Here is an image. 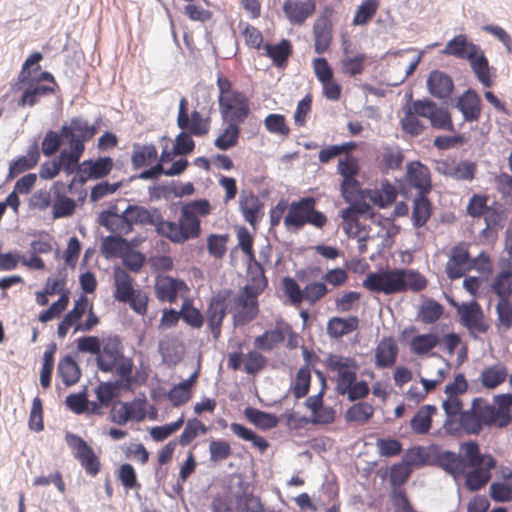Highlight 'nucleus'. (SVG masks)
Returning <instances> with one entry per match:
<instances>
[{"label": "nucleus", "instance_id": "nucleus-36", "mask_svg": "<svg viewBox=\"0 0 512 512\" xmlns=\"http://www.w3.org/2000/svg\"><path fill=\"white\" fill-rule=\"evenodd\" d=\"M126 243L127 239L119 233L118 235L103 236L100 243V253L107 260L120 258L125 252Z\"/></svg>", "mask_w": 512, "mask_h": 512}, {"label": "nucleus", "instance_id": "nucleus-10", "mask_svg": "<svg viewBox=\"0 0 512 512\" xmlns=\"http://www.w3.org/2000/svg\"><path fill=\"white\" fill-rule=\"evenodd\" d=\"M402 179L417 193L429 194L432 190V180L429 168L419 160L409 161L406 164V173Z\"/></svg>", "mask_w": 512, "mask_h": 512}, {"label": "nucleus", "instance_id": "nucleus-35", "mask_svg": "<svg viewBox=\"0 0 512 512\" xmlns=\"http://www.w3.org/2000/svg\"><path fill=\"white\" fill-rule=\"evenodd\" d=\"M507 377V367L502 363H497L484 368L479 379L484 388L493 390L505 382Z\"/></svg>", "mask_w": 512, "mask_h": 512}, {"label": "nucleus", "instance_id": "nucleus-7", "mask_svg": "<svg viewBox=\"0 0 512 512\" xmlns=\"http://www.w3.org/2000/svg\"><path fill=\"white\" fill-rule=\"evenodd\" d=\"M450 102L452 107L456 108L462 114L464 122L479 121L483 102L476 90L468 88Z\"/></svg>", "mask_w": 512, "mask_h": 512}, {"label": "nucleus", "instance_id": "nucleus-51", "mask_svg": "<svg viewBox=\"0 0 512 512\" xmlns=\"http://www.w3.org/2000/svg\"><path fill=\"white\" fill-rule=\"evenodd\" d=\"M181 319L193 329H200L204 323L201 311L193 305L190 299H185L181 305Z\"/></svg>", "mask_w": 512, "mask_h": 512}, {"label": "nucleus", "instance_id": "nucleus-29", "mask_svg": "<svg viewBox=\"0 0 512 512\" xmlns=\"http://www.w3.org/2000/svg\"><path fill=\"white\" fill-rule=\"evenodd\" d=\"M405 270L406 268H382V278L384 285L382 293L385 295H393L406 291L405 286Z\"/></svg>", "mask_w": 512, "mask_h": 512}, {"label": "nucleus", "instance_id": "nucleus-27", "mask_svg": "<svg viewBox=\"0 0 512 512\" xmlns=\"http://www.w3.org/2000/svg\"><path fill=\"white\" fill-rule=\"evenodd\" d=\"M114 286L113 297L116 301L126 303L129 297L136 291L133 288V278L123 268L115 265L113 268Z\"/></svg>", "mask_w": 512, "mask_h": 512}, {"label": "nucleus", "instance_id": "nucleus-20", "mask_svg": "<svg viewBox=\"0 0 512 512\" xmlns=\"http://www.w3.org/2000/svg\"><path fill=\"white\" fill-rule=\"evenodd\" d=\"M263 49V55L270 58L272 65L279 70L287 67L289 58L293 55L292 42L287 38H282L275 44L266 42L263 44Z\"/></svg>", "mask_w": 512, "mask_h": 512}, {"label": "nucleus", "instance_id": "nucleus-39", "mask_svg": "<svg viewBox=\"0 0 512 512\" xmlns=\"http://www.w3.org/2000/svg\"><path fill=\"white\" fill-rule=\"evenodd\" d=\"M82 165L88 168V177L91 180H99L111 173L114 168V161L110 156H99L96 159L84 160Z\"/></svg>", "mask_w": 512, "mask_h": 512}, {"label": "nucleus", "instance_id": "nucleus-5", "mask_svg": "<svg viewBox=\"0 0 512 512\" xmlns=\"http://www.w3.org/2000/svg\"><path fill=\"white\" fill-rule=\"evenodd\" d=\"M442 452L443 449L436 443H432L428 447L417 445L407 449L402 457V461L406 466L415 465L417 467H423L428 465L442 469L441 463L443 460H437L441 458L440 454Z\"/></svg>", "mask_w": 512, "mask_h": 512}, {"label": "nucleus", "instance_id": "nucleus-26", "mask_svg": "<svg viewBox=\"0 0 512 512\" xmlns=\"http://www.w3.org/2000/svg\"><path fill=\"white\" fill-rule=\"evenodd\" d=\"M433 214V204L427 194L416 193L413 198L411 221L414 228L423 227Z\"/></svg>", "mask_w": 512, "mask_h": 512}, {"label": "nucleus", "instance_id": "nucleus-8", "mask_svg": "<svg viewBox=\"0 0 512 512\" xmlns=\"http://www.w3.org/2000/svg\"><path fill=\"white\" fill-rule=\"evenodd\" d=\"M426 86L429 94L446 104L452 100V93L455 89L453 78L444 71L434 69L427 77Z\"/></svg>", "mask_w": 512, "mask_h": 512}, {"label": "nucleus", "instance_id": "nucleus-42", "mask_svg": "<svg viewBox=\"0 0 512 512\" xmlns=\"http://www.w3.org/2000/svg\"><path fill=\"white\" fill-rule=\"evenodd\" d=\"M70 301L69 289H64L59 298L50 304V306L42 310L38 315V320L41 323H47L53 319L59 318L61 314L67 309Z\"/></svg>", "mask_w": 512, "mask_h": 512}, {"label": "nucleus", "instance_id": "nucleus-21", "mask_svg": "<svg viewBox=\"0 0 512 512\" xmlns=\"http://www.w3.org/2000/svg\"><path fill=\"white\" fill-rule=\"evenodd\" d=\"M399 348L392 336L383 337L375 349V366L378 369L392 367L398 357Z\"/></svg>", "mask_w": 512, "mask_h": 512}, {"label": "nucleus", "instance_id": "nucleus-62", "mask_svg": "<svg viewBox=\"0 0 512 512\" xmlns=\"http://www.w3.org/2000/svg\"><path fill=\"white\" fill-rule=\"evenodd\" d=\"M211 118L208 116L203 118L200 112L193 110L189 116V123L186 130L196 137L205 136L210 129Z\"/></svg>", "mask_w": 512, "mask_h": 512}, {"label": "nucleus", "instance_id": "nucleus-63", "mask_svg": "<svg viewBox=\"0 0 512 512\" xmlns=\"http://www.w3.org/2000/svg\"><path fill=\"white\" fill-rule=\"evenodd\" d=\"M185 419L182 414L176 421L166 423L160 426H154L150 429V436L155 442H162L178 431L184 424Z\"/></svg>", "mask_w": 512, "mask_h": 512}, {"label": "nucleus", "instance_id": "nucleus-13", "mask_svg": "<svg viewBox=\"0 0 512 512\" xmlns=\"http://www.w3.org/2000/svg\"><path fill=\"white\" fill-rule=\"evenodd\" d=\"M154 290L160 302L174 303L177 300L178 293L186 292L189 288L183 279L174 278L170 275H157Z\"/></svg>", "mask_w": 512, "mask_h": 512}, {"label": "nucleus", "instance_id": "nucleus-46", "mask_svg": "<svg viewBox=\"0 0 512 512\" xmlns=\"http://www.w3.org/2000/svg\"><path fill=\"white\" fill-rule=\"evenodd\" d=\"M333 26L321 25L319 23L313 24V35H314V51L321 55L325 53L333 40Z\"/></svg>", "mask_w": 512, "mask_h": 512}, {"label": "nucleus", "instance_id": "nucleus-24", "mask_svg": "<svg viewBox=\"0 0 512 512\" xmlns=\"http://www.w3.org/2000/svg\"><path fill=\"white\" fill-rule=\"evenodd\" d=\"M180 230L174 235L173 243L183 244L190 239H196L201 234V221L199 217L188 213L183 216V210L180 211V217L178 219Z\"/></svg>", "mask_w": 512, "mask_h": 512}, {"label": "nucleus", "instance_id": "nucleus-33", "mask_svg": "<svg viewBox=\"0 0 512 512\" xmlns=\"http://www.w3.org/2000/svg\"><path fill=\"white\" fill-rule=\"evenodd\" d=\"M235 96L240 99L229 104L226 114L221 117L223 121L232 120L243 124L251 113L249 98L244 93H236Z\"/></svg>", "mask_w": 512, "mask_h": 512}, {"label": "nucleus", "instance_id": "nucleus-11", "mask_svg": "<svg viewBox=\"0 0 512 512\" xmlns=\"http://www.w3.org/2000/svg\"><path fill=\"white\" fill-rule=\"evenodd\" d=\"M471 254L468 250L467 243L460 242L454 245L449 254V260L445 267V273L450 280L462 278L469 267Z\"/></svg>", "mask_w": 512, "mask_h": 512}, {"label": "nucleus", "instance_id": "nucleus-6", "mask_svg": "<svg viewBox=\"0 0 512 512\" xmlns=\"http://www.w3.org/2000/svg\"><path fill=\"white\" fill-rule=\"evenodd\" d=\"M497 466V459L494 456H487L486 461L478 466H468L465 470L464 486L469 492L481 490L492 478V470Z\"/></svg>", "mask_w": 512, "mask_h": 512}, {"label": "nucleus", "instance_id": "nucleus-17", "mask_svg": "<svg viewBox=\"0 0 512 512\" xmlns=\"http://www.w3.org/2000/svg\"><path fill=\"white\" fill-rule=\"evenodd\" d=\"M239 209L245 219L254 229L264 216V203L252 190H242L239 197Z\"/></svg>", "mask_w": 512, "mask_h": 512}, {"label": "nucleus", "instance_id": "nucleus-60", "mask_svg": "<svg viewBox=\"0 0 512 512\" xmlns=\"http://www.w3.org/2000/svg\"><path fill=\"white\" fill-rule=\"evenodd\" d=\"M117 478L126 490H139L141 488L136 470L130 463H123L119 466L117 470Z\"/></svg>", "mask_w": 512, "mask_h": 512}, {"label": "nucleus", "instance_id": "nucleus-64", "mask_svg": "<svg viewBox=\"0 0 512 512\" xmlns=\"http://www.w3.org/2000/svg\"><path fill=\"white\" fill-rule=\"evenodd\" d=\"M120 258L125 269L132 273H139L146 261L145 254L139 250H125Z\"/></svg>", "mask_w": 512, "mask_h": 512}, {"label": "nucleus", "instance_id": "nucleus-34", "mask_svg": "<svg viewBox=\"0 0 512 512\" xmlns=\"http://www.w3.org/2000/svg\"><path fill=\"white\" fill-rule=\"evenodd\" d=\"M77 208V201L65 195L61 190L53 191V220L71 217Z\"/></svg>", "mask_w": 512, "mask_h": 512}, {"label": "nucleus", "instance_id": "nucleus-9", "mask_svg": "<svg viewBox=\"0 0 512 512\" xmlns=\"http://www.w3.org/2000/svg\"><path fill=\"white\" fill-rule=\"evenodd\" d=\"M468 304L469 308H466L462 313L458 309L459 323L468 329L471 338L477 339L476 332L486 333L489 325L485 322L480 304L474 299L468 301Z\"/></svg>", "mask_w": 512, "mask_h": 512}, {"label": "nucleus", "instance_id": "nucleus-47", "mask_svg": "<svg viewBox=\"0 0 512 512\" xmlns=\"http://www.w3.org/2000/svg\"><path fill=\"white\" fill-rule=\"evenodd\" d=\"M404 158L403 151L399 146L384 147L381 158L382 173H388L389 170H400Z\"/></svg>", "mask_w": 512, "mask_h": 512}, {"label": "nucleus", "instance_id": "nucleus-28", "mask_svg": "<svg viewBox=\"0 0 512 512\" xmlns=\"http://www.w3.org/2000/svg\"><path fill=\"white\" fill-rule=\"evenodd\" d=\"M244 416L251 424L262 431L274 429L279 424V417L276 414L251 406L244 409Z\"/></svg>", "mask_w": 512, "mask_h": 512}, {"label": "nucleus", "instance_id": "nucleus-45", "mask_svg": "<svg viewBox=\"0 0 512 512\" xmlns=\"http://www.w3.org/2000/svg\"><path fill=\"white\" fill-rule=\"evenodd\" d=\"M285 333L278 327L264 331L261 335L255 337L254 346L262 351H271L278 344L284 342Z\"/></svg>", "mask_w": 512, "mask_h": 512}, {"label": "nucleus", "instance_id": "nucleus-52", "mask_svg": "<svg viewBox=\"0 0 512 512\" xmlns=\"http://www.w3.org/2000/svg\"><path fill=\"white\" fill-rule=\"evenodd\" d=\"M499 301L496 305L497 323L496 327H502L505 331L511 328L512 322V302L510 296H497Z\"/></svg>", "mask_w": 512, "mask_h": 512}, {"label": "nucleus", "instance_id": "nucleus-50", "mask_svg": "<svg viewBox=\"0 0 512 512\" xmlns=\"http://www.w3.org/2000/svg\"><path fill=\"white\" fill-rule=\"evenodd\" d=\"M367 59V54L363 52L357 53L351 57H342L340 60L342 73L350 77H355L362 74Z\"/></svg>", "mask_w": 512, "mask_h": 512}, {"label": "nucleus", "instance_id": "nucleus-43", "mask_svg": "<svg viewBox=\"0 0 512 512\" xmlns=\"http://www.w3.org/2000/svg\"><path fill=\"white\" fill-rule=\"evenodd\" d=\"M374 407L365 401L353 403L344 413L347 423H367L373 417Z\"/></svg>", "mask_w": 512, "mask_h": 512}, {"label": "nucleus", "instance_id": "nucleus-48", "mask_svg": "<svg viewBox=\"0 0 512 512\" xmlns=\"http://www.w3.org/2000/svg\"><path fill=\"white\" fill-rule=\"evenodd\" d=\"M379 8V0H363L356 8L352 24L366 26L375 16Z\"/></svg>", "mask_w": 512, "mask_h": 512}, {"label": "nucleus", "instance_id": "nucleus-58", "mask_svg": "<svg viewBox=\"0 0 512 512\" xmlns=\"http://www.w3.org/2000/svg\"><path fill=\"white\" fill-rule=\"evenodd\" d=\"M371 192L370 188H361V184H340V194L346 203H359L367 198V194Z\"/></svg>", "mask_w": 512, "mask_h": 512}, {"label": "nucleus", "instance_id": "nucleus-1", "mask_svg": "<svg viewBox=\"0 0 512 512\" xmlns=\"http://www.w3.org/2000/svg\"><path fill=\"white\" fill-rule=\"evenodd\" d=\"M487 456L493 455L482 453L476 440H467L460 444V451L458 453L443 449V452L440 454V460H443L441 463L442 470L455 481H458L465 474L468 466H478V464L484 463Z\"/></svg>", "mask_w": 512, "mask_h": 512}, {"label": "nucleus", "instance_id": "nucleus-54", "mask_svg": "<svg viewBox=\"0 0 512 512\" xmlns=\"http://www.w3.org/2000/svg\"><path fill=\"white\" fill-rule=\"evenodd\" d=\"M268 359L256 350H250L244 354L243 371L248 375L255 376L267 365Z\"/></svg>", "mask_w": 512, "mask_h": 512}, {"label": "nucleus", "instance_id": "nucleus-3", "mask_svg": "<svg viewBox=\"0 0 512 512\" xmlns=\"http://www.w3.org/2000/svg\"><path fill=\"white\" fill-rule=\"evenodd\" d=\"M65 441L86 474L96 476L101 470V463L94 449L81 436L69 431L65 434Z\"/></svg>", "mask_w": 512, "mask_h": 512}, {"label": "nucleus", "instance_id": "nucleus-59", "mask_svg": "<svg viewBox=\"0 0 512 512\" xmlns=\"http://www.w3.org/2000/svg\"><path fill=\"white\" fill-rule=\"evenodd\" d=\"M264 126L268 132L279 136L287 137L290 133V128L287 124L286 117L283 114H268L264 119Z\"/></svg>", "mask_w": 512, "mask_h": 512}, {"label": "nucleus", "instance_id": "nucleus-2", "mask_svg": "<svg viewBox=\"0 0 512 512\" xmlns=\"http://www.w3.org/2000/svg\"><path fill=\"white\" fill-rule=\"evenodd\" d=\"M263 283L261 286L248 283L234 297L233 303L236 308L233 314L234 327L244 326L257 317L259 313L258 297L268 286V278H264Z\"/></svg>", "mask_w": 512, "mask_h": 512}, {"label": "nucleus", "instance_id": "nucleus-55", "mask_svg": "<svg viewBox=\"0 0 512 512\" xmlns=\"http://www.w3.org/2000/svg\"><path fill=\"white\" fill-rule=\"evenodd\" d=\"M229 234L212 233L207 237V251L210 256L216 259H222L227 251Z\"/></svg>", "mask_w": 512, "mask_h": 512}, {"label": "nucleus", "instance_id": "nucleus-37", "mask_svg": "<svg viewBox=\"0 0 512 512\" xmlns=\"http://www.w3.org/2000/svg\"><path fill=\"white\" fill-rule=\"evenodd\" d=\"M444 306L434 298H425L419 306L417 320L423 324H435L444 313Z\"/></svg>", "mask_w": 512, "mask_h": 512}, {"label": "nucleus", "instance_id": "nucleus-57", "mask_svg": "<svg viewBox=\"0 0 512 512\" xmlns=\"http://www.w3.org/2000/svg\"><path fill=\"white\" fill-rule=\"evenodd\" d=\"M458 423L460 424V436H462L463 433L468 435H479L482 431L481 424L474 413V409H466L462 411Z\"/></svg>", "mask_w": 512, "mask_h": 512}, {"label": "nucleus", "instance_id": "nucleus-49", "mask_svg": "<svg viewBox=\"0 0 512 512\" xmlns=\"http://www.w3.org/2000/svg\"><path fill=\"white\" fill-rule=\"evenodd\" d=\"M427 119H429L434 129L455 132L451 113L448 108L436 104V108H433Z\"/></svg>", "mask_w": 512, "mask_h": 512}, {"label": "nucleus", "instance_id": "nucleus-15", "mask_svg": "<svg viewBox=\"0 0 512 512\" xmlns=\"http://www.w3.org/2000/svg\"><path fill=\"white\" fill-rule=\"evenodd\" d=\"M14 90H22L21 97L17 102L19 107H33L39 102L41 97L56 93L53 87H49V85L28 80L24 82H19L18 80Z\"/></svg>", "mask_w": 512, "mask_h": 512}, {"label": "nucleus", "instance_id": "nucleus-40", "mask_svg": "<svg viewBox=\"0 0 512 512\" xmlns=\"http://www.w3.org/2000/svg\"><path fill=\"white\" fill-rule=\"evenodd\" d=\"M360 171L358 159L353 155H346L338 161L337 173L343 178L340 184H356Z\"/></svg>", "mask_w": 512, "mask_h": 512}, {"label": "nucleus", "instance_id": "nucleus-4", "mask_svg": "<svg viewBox=\"0 0 512 512\" xmlns=\"http://www.w3.org/2000/svg\"><path fill=\"white\" fill-rule=\"evenodd\" d=\"M121 358H124L122 338L118 334H109L101 338V346L95 364L99 371L110 373Z\"/></svg>", "mask_w": 512, "mask_h": 512}, {"label": "nucleus", "instance_id": "nucleus-23", "mask_svg": "<svg viewBox=\"0 0 512 512\" xmlns=\"http://www.w3.org/2000/svg\"><path fill=\"white\" fill-rule=\"evenodd\" d=\"M359 317L349 315L348 317L333 316L326 326V332L331 339L338 340L359 328Z\"/></svg>", "mask_w": 512, "mask_h": 512}, {"label": "nucleus", "instance_id": "nucleus-44", "mask_svg": "<svg viewBox=\"0 0 512 512\" xmlns=\"http://www.w3.org/2000/svg\"><path fill=\"white\" fill-rule=\"evenodd\" d=\"M507 480L494 481L489 487V497L496 503L512 501V470H508Z\"/></svg>", "mask_w": 512, "mask_h": 512}, {"label": "nucleus", "instance_id": "nucleus-38", "mask_svg": "<svg viewBox=\"0 0 512 512\" xmlns=\"http://www.w3.org/2000/svg\"><path fill=\"white\" fill-rule=\"evenodd\" d=\"M216 84L219 90L218 95V105H219V111L221 115L226 114V109L229 107V104L233 103L234 101L238 100L239 98H235L236 93H242L239 90H236L233 88V83L231 80L225 76H223L221 73H218Z\"/></svg>", "mask_w": 512, "mask_h": 512}, {"label": "nucleus", "instance_id": "nucleus-22", "mask_svg": "<svg viewBox=\"0 0 512 512\" xmlns=\"http://www.w3.org/2000/svg\"><path fill=\"white\" fill-rule=\"evenodd\" d=\"M77 353H67L58 362L57 375L61 378L66 387L79 382L82 370L76 361Z\"/></svg>", "mask_w": 512, "mask_h": 512}, {"label": "nucleus", "instance_id": "nucleus-19", "mask_svg": "<svg viewBox=\"0 0 512 512\" xmlns=\"http://www.w3.org/2000/svg\"><path fill=\"white\" fill-rule=\"evenodd\" d=\"M480 45L474 43L467 34H457L447 41L441 54L453 56L454 58L467 60L479 50Z\"/></svg>", "mask_w": 512, "mask_h": 512}, {"label": "nucleus", "instance_id": "nucleus-41", "mask_svg": "<svg viewBox=\"0 0 512 512\" xmlns=\"http://www.w3.org/2000/svg\"><path fill=\"white\" fill-rule=\"evenodd\" d=\"M311 379V368L301 366L296 372L288 392H291L297 400L306 397L310 391Z\"/></svg>", "mask_w": 512, "mask_h": 512}, {"label": "nucleus", "instance_id": "nucleus-31", "mask_svg": "<svg viewBox=\"0 0 512 512\" xmlns=\"http://www.w3.org/2000/svg\"><path fill=\"white\" fill-rule=\"evenodd\" d=\"M437 413V407L432 404H426L420 407L410 420L412 431L418 435L429 433L432 426V417Z\"/></svg>", "mask_w": 512, "mask_h": 512}, {"label": "nucleus", "instance_id": "nucleus-56", "mask_svg": "<svg viewBox=\"0 0 512 512\" xmlns=\"http://www.w3.org/2000/svg\"><path fill=\"white\" fill-rule=\"evenodd\" d=\"M44 56L40 51L32 52L23 62L21 71L18 75L19 82H24L29 79V77L37 74L41 70L40 62L43 60Z\"/></svg>", "mask_w": 512, "mask_h": 512}, {"label": "nucleus", "instance_id": "nucleus-61", "mask_svg": "<svg viewBox=\"0 0 512 512\" xmlns=\"http://www.w3.org/2000/svg\"><path fill=\"white\" fill-rule=\"evenodd\" d=\"M176 204L181 205V210H183V216H186L188 215V213H191L192 215H195L197 217H206L212 211L211 203L206 198H198L186 203H182L181 201H179Z\"/></svg>", "mask_w": 512, "mask_h": 512}, {"label": "nucleus", "instance_id": "nucleus-16", "mask_svg": "<svg viewBox=\"0 0 512 512\" xmlns=\"http://www.w3.org/2000/svg\"><path fill=\"white\" fill-rule=\"evenodd\" d=\"M61 127L67 144L73 145L74 149L79 148L85 151V145L90 141L87 120L82 116H75L65 121Z\"/></svg>", "mask_w": 512, "mask_h": 512}, {"label": "nucleus", "instance_id": "nucleus-18", "mask_svg": "<svg viewBox=\"0 0 512 512\" xmlns=\"http://www.w3.org/2000/svg\"><path fill=\"white\" fill-rule=\"evenodd\" d=\"M283 12L292 25H303L316 11L314 0H285Z\"/></svg>", "mask_w": 512, "mask_h": 512}, {"label": "nucleus", "instance_id": "nucleus-30", "mask_svg": "<svg viewBox=\"0 0 512 512\" xmlns=\"http://www.w3.org/2000/svg\"><path fill=\"white\" fill-rule=\"evenodd\" d=\"M467 61L469 62L470 67L477 80L484 87H491L493 81L490 75L489 60L486 57L482 48L479 47V50H477L471 58L467 59Z\"/></svg>", "mask_w": 512, "mask_h": 512}, {"label": "nucleus", "instance_id": "nucleus-14", "mask_svg": "<svg viewBox=\"0 0 512 512\" xmlns=\"http://www.w3.org/2000/svg\"><path fill=\"white\" fill-rule=\"evenodd\" d=\"M441 342L438 327L432 326L427 333L418 334L410 342V351L418 356H432L442 359L449 367L448 360L436 352H431Z\"/></svg>", "mask_w": 512, "mask_h": 512}, {"label": "nucleus", "instance_id": "nucleus-53", "mask_svg": "<svg viewBox=\"0 0 512 512\" xmlns=\"http://www.w3.org/2000/svg\"><path fill=\"white\" fill-rule=\"evenodd\" d=\"M63 140H65V134L62 132V127L59 131L47 130L41 142V152L46 157L52 156L62 145Z\"/></svg>", "mask_w": 512, "mask_h": 512}, {"label": "nucleus", "instance_id": "nucleus-32", "mask_svg": "<svg viewBox=\"0 0 512 512\" xmlns=\"http://www.w3.org/2000/svg\"><path fill=\"white\" fill-rule=\"evenodd\" d=\"M158 157V151L154 144L134 143L131 155V164L134 170L151 165Z\"/></svg>", "mask_w": 512, "mask_h": 512}, {"label": "nucleus", "instance_id": "nucleus-25", "mask_svg": "<svg viewBox=\"0 0 512 512\" xmlns=\"http://www.w3.org/2000/svg\"><path fill=\"white\" fill-rule=\"evenodd\" d=\"M239 491L234 494V499L236 501V508L239 512H263L264 505L261 502L259 496L253 495V493L247 492L249 487V483L240 479L237 483Z\"/></svg>", "mask_w": 512, "mask_h": 512}, {"label": "nucleus", "instance_id": "nucleus-12", "mask_svg": "<svg viewBox=\"0 0 512 512\" xmlns=\"http://www.w3.org/2000/svg\"><path fill=\"white\" fill-rule=\"evenodd\" d=\"M311 202L312 196H304L289 203L288 212L283 218L287 231L297 234L304 228L308 216V205Z\"/></svg>", "mask_w": 512, "mask_h": 512}]
</instances>
